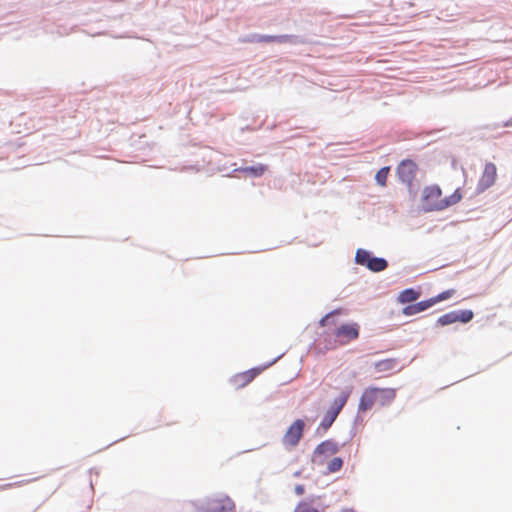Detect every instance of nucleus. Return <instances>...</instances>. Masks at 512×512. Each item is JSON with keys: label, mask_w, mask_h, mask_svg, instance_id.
I'll return each instance as SVG.
<instances>
[{"label": "nucleus", "mask_w": 512, "mask_h": 512, "mask_svg": "<svg viewBox=\"0 0 512 512\" xmlns=\"http://www.w3.org/2000/svg\"><path fill=\"white\" fill-rule=\"evenodd\" d=\"M497 179V168L494 163L488 162L484 166L483 173L479 179L478 187L484 191L494 185Z\"/></svg>", "instance_id": "obj_9"}, {"label": "nucleus", "mask_w": 512, "mask_h": 512, "mask_svg": "<svg viewBox=\"0 0 512 512\" xmlns=\"http://www.w3.org/2000/svg\"><path fill=\"white\" fill-rule=\"evenodd\" d=\"M334 335L335 344L326 349H334L336 346H343L356 340L359 337V325L357 323L341 325L336 329Z\"/></svg>", "instance_id": "obj_4"}, {"label": "nucleus", "mask_w": 512, "mask_h": 512, "mask_svg": "<svg viewBox=\"0 0 512 512\" xmlns=\"http://www.w3.org/2000/svg\"><path fill=\"white\" fill-rule=\"evenodd\" d=\"M339 450L338 445L330 440L324 441L316 447L315 452L319 455L332 456Z\"/></svg>", "instance_id": "obj_12"}, {"label": "nucleus", "mask_w": 512, "mask_h": 512, "mask_svg": "<svg viewBox=\"0 0 512 512\" xmlns=\"http://www.w3.org/2000/svg\"><path fill=\"white\" fill-rule=\"evenodd\" d=\"M343 312L342 309H336L330 313H328L327 315H325L321 320H320V325L321 326H326L330 323V320L331 318L334 316V315H337V314H341Z\"/></svg>", "instance_id": "obj_24"}, {"label": "nucleus", "mask_w": 512, "mask_h": 512, "mask_svg": "<svg viewBox=\"0 0 512 512\" xmlns=\"http://www.w3.org/2000/svg\"><path fill=\"white\" fill-rule=\"evenodd\" d=\"M267 170V166L264 164H258L255 166L245 167L242 169L243 172L253 175L254 177L262 176Z\"/></svg>", "instance_id": "obj_16"}, {"label": "nucleus", "mask_w": 512, "mask_h": 512, "mask_svg": "<svg viewBox=\"0 0 512 512\" xmlns=\"http://www.w3.org/2000/svg\"><path fill=\"white\" fill-rule=\"evenodd\" d=\"M295 512H319V510L307 502H301Z\"/></svg>", "instance_id": "obj_23"}, {"label": "nucleus", "mask_w": 512, "mask_h": 512, "mask_svg": "<svg viewBox=\"0 0 512 512\" xmlns=\"http://www.w3.org/2000/svg\"><path fill=\"white\" fill-rule=\"evenodd\" d=\"M431 307V303L428 300L420 301L415 304H410L403 308L402 312L406 316L415 315L417 313L423 312Z\"/></svg>", "instance_id": "obj_13"}, {"label": "nucleus", "mask_w": 512, "mask_h": 512, "mask_svg": "<svg viewBox=\"0 0 512 512\" xmlns=\"http://www.w3.org/2000/svg\"><path fill=\"white\" fill-rule=\"evenodd\" d=\"M387 261L383 258L371 257L367 268L373 272H380L387 268Z\"/></svg>", "instance_id": "obj_15"}, {"label": "nucleus", "mask_w": 512, "mask_h": 512, "mask_svg": "<svg viewBox=\"0 0 512 512\" xmlns=\"http://www.w3.org/2000/svg\"><path fill=\"white\" fill-rule=\"evenodd\" d=\"M504 127H512V117L507 120L506 122H504L503 124Z\"/></svg>", "instance_id": "obj_26"}, {"label": "nucleus", "mask_w": 512, "mask_h": 512, "mask_svg": "<svg viewBox=\"0 0 512 512\" xmlns=\"http://www.w3.org/2000/svg\"><path fill=\"white\" fill-rule=\"evenodd\" d=\"M263 370L264 368L257 367L237 373L230 378V384L235 390L242 389L249 385Z\"/></svg>", "instance_id": "obj_7"}, {"label": "nucleus", "mask_w": 512, "mask_h": 512, "mask_svg": "<svg viewBox=\"0 0 512 512\" xmlns=\"http://www.w3.org/2000/svg\"><path fill=\"white\" fill-rule=\"evenodd\" d=\"M389 170V167H383L376 173L375 179L380 186L386 185Z\"/></svg>", "instance_id": "obj_20"}, {"label": "nucleus", "mask_w": 512, "mask_h": 512, "mask_svg": "<svg viewBox=\"0 0 512 512\" xmlns=\"http://www.w3.org/2000/svg\"><path fill=\"white\" fill-rule=\"evenodd\" d=\"M462 199L459 189L455 190L450 196L442 197L441 189L436 186L425 187L422 194V204L427 211L444 210L457 204Z\"/></svg>", "instance_id": "obj_1"}, {"label": "nucleus", "mask_w": 512, "mask_h": 512, "mask_svg": "<svg viewBox=\"0 0 512 512\" xmlns=\"http://www.w3.org/2000/svg\"><path fill=\"white\" fill-rule=\"evenodd\" d=\"M396 398L395 388L368 387L364 389L358 404V411L366 412L378 405L385 407L390 405Z\"/></svg>", "instance_id": "obj_2"}, {"label": "nucleus", "mask_w": 512, "mask_h": 512, "mask_svg": "<svg viewBox=\"0 0 512 512\" xmlns=\"http://www.w3.org/2000/svg\"><path fill=\"white\" fill-rule=\"evenodd\" d=\"M343 466V460L340 457L333 458L327 465L329 473H335L341 470Z\"/></svg>", "instance_id": "obj_19"}, {"label": "nucleus", "mask_w": 512, "mask_h": 512, "mask_svg": "<svg viewBox=\"0 0 512 512\" xmlns=\"http://www.w3.org/2000/svg\"><path fill=\"white\" fill-rule=\"evenodd\" d=\"M235 510L233 500L224 494L209 498L205 506L206 512H235Z\"/></svg>", "instance_id": "obj_6"}, {"label": "nucleus", "mask_w": 512, "mask_h": 512, "mask_svg": "<svg viewBox=\"0 0 512 512\" xmlns=\"http://www.w3.org/2000/svg\"><path fill=\"white\" fill-rule=\"evenodd\" d=\"M352 390H353V387L351 385L345 387L340 392V395L333 400L332 404L325 412V415L323 416V419L320 424V426L324 430H327L328 428H330L331 425L333 424V422L336 420L337 416L339 415V413L341 412V410L347 403V401L352 393Z\"/></svg>", "instance_id": "obj_3"}, {"label": "nucleus", "mask_w": 512, "mask_h": 512, "mask_svg": "<svg viewBox=\"0 0 512 512\" xmlns=\"http://www.w3.org/2000/svg\"><path fill=\"white\" fill-rule=\"evenodd\" d=\"M417 168V164L413 160H403L397 167V174L399 179L403 183L411 185L416 176Z\"/></svg>", "instance_id": "obj_8"}, {"label": "nucleus", "mask_w": 512, "mask_h": 512, "mask_svg": "<svg viewBox=\"0 0 512 512\" xmlns=\"http://www.w3.org/2000/svg\"><path fill=\"white\" fill-rule=\"evenodd\" d=\"M304 492H305V488H304V486H303V485H297V486L295 487V493H296L297 495H303V494H304Z\"/></svg>", "instance_id": "obj_25"}, {"label": "nucleus", "mask_w": 512, "mask_h": 512, "mask_svg": "<svg viewBox=\"0 0 512 512\" xmlns=\"http://www.w3.org/2000/svg\"><path fill=\"white\" fill-rule=\"evenodd\" d=\"M371 255L368 251L363 249H358L355 256V261L359 265L368 266V262L371 259Z\"/></svg>", "instance_id": "obj_17"}, {"label": "nucleus", "mask_w": 512, "mask_h": 512, "mask_svg": "<svg viewBox=\"0 0 512 512\" xmlns=\"http://www.w3.org/2000/svg\"><path fill=\"white\" fill-rule=\"evenodd\" d=\"M473 312L471 310L456 311L457 322L467 323L472 320Z\"/></svg>", "instance_id": "obj_21"}, {"label": "nucleus", "mask_w": 512, "mask_h": 512, "mask_svg": "<svg viewBox=\"0 0 512 512\" xmlns=\"http://www.w3.org/2000/svg\"><path fill=\"white\" fill-rule=\"evenodd\" d=\"M377 373L388 376L395 371H399V362L396 358H387L380 360L374 364Z\"/></svg>", "instance_id": "obj_10"}, {"label": "nucleus", "mask_w": 512, "mask_h": 512, "mask_svg": "<svg viewBox=\"0 0 512 512\" xmlns=\"http://www.w3.org/2000/svg\"><path fill=\"white\" fill-rule=\"evenodd\" d=\"M420 297V292L409 288L402 291L398 296V301L402 304L411 303L416 301Z\"/></svg>", "instance_id": "obj_14"}, {"label": "nucleus", "mask_w": 512, "mask_h": 512, "mask_svg": "<svg viewBox=\"0 0 512 512\" xmlns=\"http://www.w3.org/2000/svg\"><path fill=\"white\" fill-rule=\"evenodd\" d=\"M455 322H457L456 311L446 313V314L442 315L441 317H439V319H438V323L442 326L449 325V324H452Z\"/></svg>", "instance_id": "obj_18"}, {"label": "nucleus", "mask_w": 512, "mask_h": 512, "mask_svg": "<svg viewBox=\"0 0 512 512\" xmlns=\"http://www.w3.org/2000/svg\"><path fill=\"white\" fill-rule=\"evenodd\" d=\"M304 428L305 423L302 419L295 420L285 432L282 444L289 449L296 447L303 436Z\"/></svg>", "instance_id": "obj_5"}, {"label": "nucleus", "mask_w": 512, "mask_h": 512, "mask_svg": "<svg viewBox=\"0 0 512 512\" xmlns=\"http://www.w3.org/2000/svg\"><path fill=\"white\" fill-rule=\"evenodd\" d=\"M453 293H454L453 290H447V291H444V292L438 294L437 296L432 297V298L427 299V300H428V302L431 303V307H432L436 303L444 301V300L450 298L453 295Z\"/></svg>", "instance_id": "obj_22"}, {"label": "nucleus", "mask_w": 512, "mask_h": 512, "mask_svg": "<svg viewBox=\"0 0 512 512\" xmlns=\"http://www.w3.org/2000/svg\"><path fill=\"white\" fill-rule=\"evenodd\" d=\"M256 41L262 43H294L295 37L292 35H259Z\"/></svg>", "instance_id": "obj_11"}]
</instances>
